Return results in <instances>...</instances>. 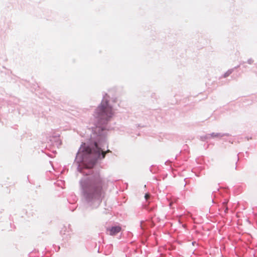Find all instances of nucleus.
<instances>
[{"label": "nucleus", "instance_id": "39448f33", "mask_svg": "<svg viewBox=\"0 0 257 257\" xmlns=\"http://www.w3.org/2000/svg\"><path fill=\"white\" fill-rule=\"evenodd\" d=\"M145 197L146 199H147H147H148V198H149V197H150V195H149V194H146L145 195Z\"/></svg>", "mask_w": 257, "mask_h": 257}, {"label": "nucleus", "instance_id": "f03ea898", "mask_svg": "<svg viewBox=\"0 0 257 257\" xmlns=\"http://www.w3.org/2000/svg\"><path fill=\"white\" fill-rule=\"evenodd\" d=\"M113 114V112L111 107L108 104V101L105 100L102 101L95 112V116L100 124L106 123Z\"/></svg>", "mask_w": 257, "mask_h": 257}, {"label": "nucleus", "instance_id": "7ed1b4c3", "mask_svg": "<svg viewBox=\"0 0 257 257\" xmlns=\"http://www.w3.org/2000/svg\"><path fill=\"white\" fill-rule=\"evenodd\" d=\"M94 146L95 149L93 150V151H92L91 148L88 146L84 148V151L88 154H90L93 152H95L98 157H99L100 156V154H101L102 156V158L103 159L105 158V155L107 153L110 152L109 150H107L106 152L102 151L101 148L98 147V144L96 142L94 143Z\"/></svg>", "mask_w": 257, "mask_h": 257}, {"label": "nucleus", "instance_id": "20e7f679", "mask_svg": "<svg viewBox=\"0 0 257 257\" xmlns=\"http://www.w3.org/2000/svg\"><path fill=\"white\" fill-rule=\"evenodd\" d=\"M120 230L121 228L119 226H114L109 229H107L109 234L111 235H115L116 233H118Z\"/></svg>", "mask_w": 257, "mask_h": 257}, {"label": "nucleus", "instance_id": "f257e3e1", "mask_svg": "<svg viewBox=\"0 0 257 257\" xmlns=\"http://www.w3.org/2000/svg\"><path fill=\"white\" fill-rule=\"evenodd\" d=\"M103 186V182L102 179L99 177L96 178L92 181L88 191L85 192L86 198L89 200L96 199L101 201L104 194Z\"/></svg>", "mask_w": 257, "mask_h": 257}]
</instances>
